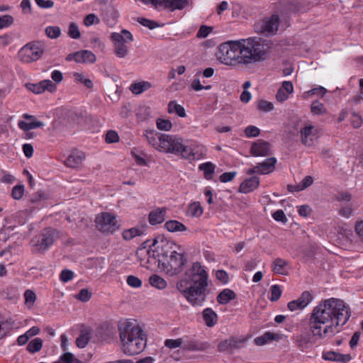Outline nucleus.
<instances>
[{"label":"nucleus","mask_w":363,"mask_h":363,"mask_svg":"<svg viewBox=\"0 0 363 363\" xmlns=\"http://www.w3.org/2000/svg\"><path fill=\"white\" fill-rule=\"evenodd\" d=\"M350 317L343 301L331 298L315 306L309 320L313 336L318 339L331 337L340 331Z\"/></svg>","instance_id":"1"},{"label":"nucleus","mask_w":363,"mask_h":363,"mask_svg":"<svg viewBox=\"0 0 363 363\" xmlns=\"http://www.w3.org/2000/svg\"><path fill=\"white\" fill-rule=\"evenodd\" d=\"M207 286L208 274L199 262L192 263L177 283V289L193 306H201L205 301Z\"/></svg>","instance_id":"2"},{"label":"nucleus","mask_w":363,"mask_h":363,"mask_svg":"<svg viewBox=\"0 0 363 363\" xmlns=\"http://www.w3.org/2000/svg\"><path fill=\"white\" fill-rule=\"evenodd\" d=\"M240 63L247 65L264 60L270 48L265 41L259 38H249L239 40Z\"/></svg>","instance_id":"3"},{"label":"nucleus","mask_w":363,"mask_h":363,"mask_svg":"<svg viewBox=\"0 0 363 363\" xmlns=\"http://www.w3.org/2000/svg\"><path fill=\"white\" fill-rule=\"evenodd\" d=\"M187 263V257L185 252L182 250L171 252L167 262H163L159 266L162 271L167 275L173 277L180 274Z\"/></svg>","instance_id":"4"},{"label":"nucleus","mask_w":363,"mask_h":363,"mask_svg":"<svg viewBox=\"0 0 363 363\" xmlns=\"http://www.w3.org/2000/svg\"><path fill=\"white\" fill-rule=\"evenodd\" d=\"M239 40L225 43L219 46L218 58L223 64L235 66L240 63Z\"/></svg>","instance_id":"5"},{"label":"nucleus","mask_w":363,"mask_h":363,"mask_svg":"<svg viewBox=\"0 0 363 363\" xmlns=\"http://www.w3.org/2000/svg\"><path fill=\"white\" fill-rule=\"evenodd\" d=\"M55 236V230L52 228H45L30 242L33 252L43 253L52 245Z\"/></svg>","instance_id":"6"},{"label":"nucleus","mask_w":363,"mask_h":363,"mask_svg":"<svg viewBox=\"0 0 363 363\" xmlns=\"http://www.w3.org/2000/svg\"><path fill=\"white\" fill-rule=\"evenodd\" d=\"M111 39L113 42L114 52L118 57H125L128 53L127 43L133 40V35L128 30L123 29L121 33H112Z\"/></svg>","instance_id":"7"},{"label":"nucleus","mask_w":363,"mask_h":363,"mask_svg":"<svg viewBox=\"0 0 363 363\" xmlns=\"http://www.w3.org/2000/svg\"><path fill=\"white\" fill-rule=\"evenodd\" d=\"M118 330L120 341L146 335L144 330L135 321L128 319L121 320L118 322Z\"/></svg>","instance_id":"8"},{"label":"nucleus","mask_w":363,"mask_h":363,"mask_svg":"<svg viewBox=\"0 0 363 363\" xmlns=\"http://www.w3.org/2000/svg\"><path fill=\"white\" fill-rule=\"evenodd\" d=\"M186 144L182 138L172 135H163L161 152H169L183 157V150Z\"/></svg>","instance_id":"9"},{"label":"nucleus","mask_w":363,"mask_h":363,"mask_svg":"<svg viewBox=\"0 0 363 363\" xmlns=\"http://www.w3.org/2000/svg\"><path fill=\"white\" fill-rule=\"evenodd\" d=\"M146 342V335L122 340L121 341V350L128 356L138 354L145 348Z\"/></svg>","instance_id":"10"},{"label":"nucleus","mask_w":363,"mask_h":363,"mask_svg":"<svg viewBox=\"0 0 363 363\" xmlns=\"http://www.w3.org/2000/svg\"><path fill=\"white\" fill-rule=\"evenodd\" d=\"M43 52L44 50L40 43H30L19 50L18 56L22 62L30 63L38 60Z\"/></svg>","instance_id":"11"},{"label":"nucleus","mask_w":363,"mask_h":363,"mask_svg":"<svg viewBox=\"0 0 363 363\" xmlns=\"http://www.w3.org/2000/svg\"><path fill=\"white\" fill-rule=\"evenodd\" d=\"M95 222L99 230L105 233H113L119 228L116 216L107 212L98 215Z\"/></svg>","instance_id":"12"},{"label":"nucleus","mask_w":363,"mask_h":363,"mask_svg":"<svg viewBox=\"0 0 363 363\" xmlns=\"http://www.w3.org/2000/svg\"><path fill=\"white\" fill-rule=\"evenodd\" d=\"M279 18L278 15H272L269 18L264 19L262 22L256 24V30L257 33L264 35L274 34L279 28Z\"/></svg>","instance_id":"13"},{"label":"nucleus","mask_w":363,"mask_h":363,"mask_svg":"<svg viewBox=\"0 0 363 363\" xmlns=\"http://www.w3.org/2000/svg\"><path fill=\"white\" fill-rule=\"evenodd\" d=\"M207 152L205 146L196 143L186 145L183 150V157L189 160H200L203 158Z\"/></svg>","instance_id":"14"},{"label":"nucleus","mask_w":363,"mask_h":363,"mask_svg":"<svg viewBox=\"0 0 363 363\" xmlns=\"http://www.w3.org/2000/svg\"><path fill=\"white\" fill-rule=\"evenodd\" d=\"M302 143L306 146H312L314 141L319 137V130L313 125L307 124L301 129Z\"/></svg>","instance_id":"15"},{"label":"nucleus","mask_w":363,"mask_h":363,"mask_svg":"<svg viewBox=\"0 0 363 363\" xmlns=\"http://www.w3.org/2000/svg\"><path fill=\"white\" fill-rule=\"evenodd\" d=\"M26 86L28 90L36 94H41L46 90L54 92L57 89L56 85L50 79L42 80L38 84L28 83Z\"/></svg>","instance_id":"16"},{"label":"nucleus","mask_w":363,"mask_h":363,"mask_svg":"<svg viewBox=\"0 0 363 363\" xmlns=\"http://www.w3.org/2000/svg\"><path fill=\"white\" fill-rule=\"evenodd\" d=\"M276 163L277 160L275 157L267 158L264 162L259 163L257 166H255L252 169L247 170V173L248 174H252L255 173L261 174H269L274 170Z\"/></svg>","instance_id":"17"},{"label":"nucleus","mask_w":363,"mask_h":363,"mask_svg":"<svg viewBox=\"0 0 363 363\" xmlns=\"http://www.w3.org/2000/svg\"><path fill=\"white\" fill-rule=\"evenodd\" d=\"M246 342L245 337H232L230 339L220 342L218 345L220 351H232L242 348Z\"/></svg>","instance_id":"18"},{"label":"nucleus","mask_w":363,"mask_h":363,"mask_svg":"<svg viewBox=\"0 0 363 363\" xmlns=\"http://www.w3.org/2000/svg\"><path fill=\"white\" fill-rule=\"evenodd\" d=\"M312 299V295L308 291H304L298 299L289 302L287 306L291 311L303 309L308 305Z\"/></svg>","instance_id":"19"},{"label":"nucleus","mask_w":363,"mask_h":363,"mask_svg":"<svg viewBox=\"0 0 363 363\" xmlns=\"http://www.w3.org/2000/svg\"><path fill=\"white\" fill-rule=\"evenodd\" d=\"M250 151L254 156H267L270 154V144L264 140H258L252 144Z\"/></svg>","instance_id":"20"},{"label":"nucleus","mask_w":363,"mask_h":363,"mask_svg":"<svg viewBox=\"0 0 363 363\" xmlns=\"http://www.w3.org/2000/svg\"><path fill=\"white\" fill-rule=\"evenodd\" d=\"M323 358L327 361H335L343 363L349 362L352 357L350 354H340L334 351H328L323 353Z\"/></svg>","instance_id":"21"},{"label":"nucleus","mask_w":363,"mask_h":363,"mask_svg":"<svg viewBox=\"0 0 363 363\" xmlns=\"http://www.w3.org/2000/svg\"><path fill=\"white\" fill-rule=\"evenodd\" d=\"M166 213L167 208L165 207L157 208L152 211L148 217L150 223L151 225L162 223L165 219Z\"/></svg>","instance_id":"22"},{"label":"nucleus","mask_w":363,"mask_h":363,"mask_svg":"<svg viewBox=\"0 0 363 363\" xmlns=\"http://www.w3.org/2000/svg\"><path fill=\"white\" fill-rule=\"evenodd\" d=\"M259 184V179L257 177H252L245 179L239 187V192L242 194L250 193L256 189Z\"/></svg>","instance_id":"23"},{"label":"nucleus","mask_w":363,"mask_h":363,"mask_svg":"<svg viewBox=\"0 0 363 363\" xmlns=\"http://www.w3.org/2000/svg\"><path fill=\"white\" fill-rule=\"evenodd\" d=\"M163 135L164 134L155 133L154 131H149L147 132L145 136L148 143L155 149L161 152Z\"/></svg>","instance_id":"24"},{"label":"nucleus","mask_w":363,"mask_h":363,"mask_svg":"<svg viewBox=\"0 0 363 363\" xmlns=\"http://www.w3.org/2000/svg\"><path fill=\"white\" fill-rule=\"evenodd\" d=\"M84 158L85 155L82 152L73 153L65 160L64 164L68 167L75 168L80 165Z\"/></svg>","instance_id":"25"},{"label":"nucleus","mask_w":363,"mask_h":363,"mask_svg":"<svg viewBox=\"0 0 363 363\" xmlns=\"http://www.w3.org/2000/svg\"><path fill=\"white\" fill-rule=\"evenodd\" d=\"M202 316L203 321L208 327H213L218 322V315L211 308H205L202 312Z\"/></svg>","instance_id":"26"},{"label":"nucleus","mask_w":363,"mask_h":363,"mask_svg":"<svg viewBox=\"0 0 363 363\" xmlns=\"http://www.w3.org/2000/svg\"><path fill=\"white\" fill-rule=\"evenodd\" d=\"M76 56L77 63H94L96 61L95 55L87 50L77 52Z\"/></svg>","instance_id":"27"},{"label":"nucleus","mask_w":363,"mask_h":363,"mask_svg":"<svg viewBox=\"0 0 363 363\" xmlns=\"http://www.w3.org/2000/svg\"><path fill=\"white\" fill-rule=\"evenodd\" d=\"M235 298L236 294L233 290L225 289L218 294L216 299L218 303L225 305Z\"/></svg>","instance_id":"28"},{"label":"nucleus","mask_w":363,"mask_h":363,"mask_svg":"<svg viewBox=\"0 0 363 363\" xmlns=\"http://www.w3.org/2000/svg\"><path fill=\"white\" fill-rule=\"evenodd\" d=\"M145 234L144 227H133L124 230L122 233L123 238L125 240H130L135 237L141 236Z\"/></svg>","instance_id":"29"},{"label":"nucleus","mask_w":363,"mask_h":363,"mask_svg":"<svg viewBox=\"0 0 363 363\" xmlns=\"http://www.w3.org/2000/svg\"><path fill=\"white\" fill-rule=\"evenodd\" d=\"M288 265V262L281 259L277 258L272 262V271L279 274L285 275L287 274L286 267Z\"/></svg>","instance_id":"30"},{"label":"nucleus","mask_w":363,"mask_h":363,"mask_svg":"<svg viewBox=\"0 0 363 363\" xmlns=\"http://www.w3.org/2000/svg\"><path fill=\"white\" fill-rule=\"evenodd\" d=\"M165 228L169 232H182L187 230L186 227L181 222L176 220H170L165 223Z\"/></svg>","instance_id":"31"},{"label":"nucleus","mask_w":363,"mask_h":363,"mask_svg":"<svg viewBox=\"0 0 363 363\" xmlns=\"http://www.w3.org/2000/svg\"><path fill=\"white\" fill-rule=\"evenodd\" d=\"M18 125L23 131H28L32 129L43 127L44 123L42 121L36 119L29 122L20 121L18 123Z\"/></svg>","instance_id":"32"},{"label":"nucleus","mask_w":363,"mask_h":363,"mask_svg":"<svg viewBox=\"0 0 363 363\" xmlns=\"http://www.w3.org/2000/svg\"><path fill=\"white\" fill-rule=\"evenodd\" d=\"M150 87L151 84L149 82L142 81L132 84L130 86V90L135 94H140Z\"/></svg>","instance_id":"33"},{"label":"nucleus","mask_w":363,"mask_h":363,"mask_svg":"<svg viewBox=\"0 0 363 363\" xmlns=\"http://www.w3.org/2000/svg\"><path fill=\"white\" fill-rule=\"evenodd\" d=\"M216 166L210 162H204L199 166V169L203 172L205 179L210 180L213 178Z\"/></svg>","instance_id":"34"},{"label":"nucleus","mask_w":363,"mask_h":363,"mask_svg":"<svg viewBox=\"0 0 363 363\" xmlns=\"http://www.w3.org/2000/svg\"><path fill=\"white\" fill-rule=\"evenodd\" d=\"M150 284L160 290L164 289L167 287V281L161 277L157 274H153L149 278Z\"/></svg>","instance_id":"35"},{"label":"nucleus","mask_w":363,"mask_h":363,"mask_svg":"<svg viewBox=\"0 0 363 363\" xmlns=\"http://www.w3.org/2000/svg\"><path fill=\"white\" fill-rule=\"evenodd\" d=\"M175 112L179 117H185L186 116L185 109L179 104H177L174 101H172L168 104V113H172Z\"/></svg>","instance_id":"36"},{"label":"nucleus","mask_w":363,"mask_h":363,"mask_svg":"<svg viewBox=\"0 0 363 363\" xmlns=\"http://www.w3.org/2000/svg\"><path fill=\"white\" fill-rule=\"evenodd\" d=\"M187 214L191 217H200L203 214V208L200 203H191L188 207Z\"/></svg>","instance_id":"37"},{"label":"nucleus","mask_w":363,"mask_h":363,"mask_svg":"<svg viewBox=\"0 0 363 363\" xmlns=\"http://www.w3.org/2000/svg\"><path fill=\"white\" fill-rule=\"evenodd\" d=\"M43 347V340L39 337H35L27 345V350L30 353H35L41 350Z\"/></svg>","instance_id":"38"},{"label":"nucleus","mask_w":363,"mask_h":363,"mask_svg":"<svg viewBox=\"0 0 363 363\" xmlns=\"http://www.w3.org/2000/svg\"><path fill=\"white\" fill-rule=\"evenodd\" d=\"M311 111L314 115L320 116L326 113V108L323 104L319 101H315L311 105Z\"/></svg>","instance_id":"39"},{"label":"nucleus","mask_w":363,"mask_h":363,"mask_svg":"<svg viewBox=\"0 0 363 363\" xmlns=\"http://www.w3.org/2000/svg\"><path fill=\"white\" fill-rule=\"evenodd\" d=\"M310 339L308 335H298L294 337L296 345L302 350L307 347Z\"/></svg>","instance_id":"40"},{"label":"nucleus","mask_w":363,"mask_h":363,"mask_svg":"<svg viewBox=\"0 0 363 363\" xmlns=\"http://www.w3.org/2000/svg\"><path fill=\"white\" fill-rule=\"evenodd\" d=\"M90 333L87 332L81 333L76 339V345L79 348H84L88 344L90 340Z\"/></svg>","instance_id":"41"},{"label":"nucleus","mask_w":363,"mask_h":363,"mask_svg":"<svg viewBox=\"0 0 363 363\" xmlns=\"http://www.w3.org/2000/svg\"><path fill=\"white\" fill-rule=\"evenodd\" d=\"M73 77L77 82L83 84L86 88L91 89L93 87L91 80L86 78L82 73L74 72Z\"/></svg>","instance_id":"42"},{"label":"nucleus","mask_w":363,"mask_h":363,"mask_svg":"<svg viewBox=\"0 0 363 363\" xmlns=\"http://www.w3.org/2000/svg\"><path fill=\"white\" fill-rule=\"evenodd\" d=\"M25 191V187L23 184H18L13 187L11 191V196L15 200H20Z\"/></svg>","instance_id":"43"},{"label":"nucleus","mask_w":363,"mask_h":363,"mask_svg":"<svg viewBox=\"0 0 363 363\" xmlns=\"http://www.w3.org/2000/svg\"><path fill=\"white\" fill-rule=\"evenodd\" d=\"M156 125L159 130L164 131H169L172 128V122L167 119L157 118Z\"/></svg>","instance_id":"44"},{"label":"nucleus","mask_w":363,"mask_h":363,"mask_svg":"<svg viewBox=\"0 0 363 363\" xmlns=\"http://www.w3.org/2000/svg\"><path fill=\"white\" fill-rule=\"evenodd\" d=\"M24 298H25V303L28 306V308H31L36 299L35 294L30 289H27L24 292Z\"/></svg>","instance_id":"45"},{"label":"nucleus","mask_w":363,"mask_h":363,"mask_svg":"<svg viewBox=\"0 0 363 363\" xmlns=\"http://www.w3.org/2000/svg\"><path fill=\"white\" fill-rule=\"evenodd\" d=\"M270 293H271V296L269 297L270 301H277L281 297L282 290L279 285L274 284L271 286Z\"/></svg>","instance_id":"46"},{"label":"nucleus","mask_w":363,"mask_h":363,"mask_svg":"<svg viewBox=\"0 0 363 363\" xmlns=\"http://www.w3.org/2000/svg\"><path fill=\"white\" fill-rule=\"evenodd\" d=\"M184 342L183 343L184 345V349L188 350H200L201 347L198 342H196L194 340H190L187 337H184Z\"/></svg>","instance_id":"47"},{"label":"nucleus","mask_w":363,"mask_h":363,"mask_svg":"<svg viewBox=\"0 0 363 363\" xmlns=\"http://www.w3.org/2000/svg\"><path fill=\"white\" fill-rule=\"evenodd\" d=\"M327 90L323 86H318L314 89H312L304 93L303 97L305 99L308 98V96H313V95H318L320 96H323L326 93Z\"/></svg>","instance_id":"48"},{"label":"nucleus","mask_w":363,"mask_h":363,"mask_svg":"<svg viewBox=\"0 0 363 363\" xmlns=\"http://www.w3.org/2000/svg\"><path fill=\"white\" fill-rule=\"evenodd\" d=\"M184 342V338H178L176 340L167 339L164 341V345L169 349H176L182 347Z\"/></svg>","instance_id":"49"},{"label":"nucleus","mask_w":363,"mask_h":363,"mask_svg":"<svg viewBox=\"0 0 363 363\" xmlns=\"http://www.w3.org/2000/svg\"><path fill=\"white\" fill-rule=\"evenodd\" d=\"M48 37L52 39L58 38L61 34V30L58 26H48L45 28Z\"/></svg>","instance_id":"50"},{"label":"nucleus","mask_w":363,"mask_h":363,"mask_svg":"<svg viewBox=\"0 0 363 363\" xmlns=\"http://www.w3.org/2000/svg\"><path fill=\"white\" fill-rule=\"evenodd\" d=\"M13 17L11 15H4L0 16V30L8 28L13 23Z\"/></svg>","instance_id":"51"},{"label":"nucleus","mask_w":363,"mask_h":363,"mask_svg":"<svg viewBox=\"0 0 363 363\" xmlns=\"http://www.w3.org/2000/svg\"><path fill=\"white\" fill-rule=\"evenodd\" d=\"M313 183V179L311 176L305 177L302 181L297 184L296 189L297 190H304L308 186H311Z\"/></svg>","instance_id":"52"},{"label":"nucleus","mask_w":363,"mask_h":363,"mask_svg":"<svg viewBox=\"0 0 363 363\" xmlns=\"http://www.w3.org/2000/svg\"><path fill=\"white\" fill-rule=\"evenodd\" d=\"M68 35L73 39H78L80 38V31L77 24L74 23H70L68 29Z\"/></svg>","instance_id":"53"},{"label":"nucleus","mask_w":363,"mask_h":363,"mask_svg":"<svg viewBox=\"0 0 363 363\" xmlns=\"http://www.w3.org/2000/svg\"><path fill=\"white\" fill-rule=\"evenodd\" d=\"M350 122L354 128H359L362 125L363 120L359 114L354 112L351 115Z\"/></svg>","instance_id":"54"},{"label":"nucleus","mask_w":363,"mask_h":363,"mask_svg":"<svg viewBox=\"0 0 363 363\" xmlns=\"http://www.w3.org/2000/svg\"><path fill=\"white\" fill-rule=\"evenodd\" d=\"M137 21L143 26L147 27L150 29H154L159 26V24L154 21L145 18H138Z\"/></svg>","instance_id":"55"},{"label":"nucleus","mask_w":363,"mask_h":363,"mask_svg":"<svg viewBox=\"0 0 363 363\" xmlns=\"http://www.w3.org/2000/svg\"><path fill=\"white\" fill-rule=\"evenodd\" d=\"M259 129L254 125H249L245 129V134L247 138H254L259 135Z\"/></svg>","instance_id":"56"},{"label":"nucleus","mask_w":363,"mask_h":363,"mask_svg":"<svg viewBox=\"0 0 363 363\" xmlns=\"http://www.w3.org/2000/svg\"><path fill=\"white\" fill-rule=\"evenodd\" d=\"M127 284L134 288H139L142 286V281L137 277L130 275L126 279Z\"/></svg>","instance_id":"57"},{"label":"nucleus","mask_w":363,"mask_h":363,"mask_svg":"<svg viewBox=\"0 0 363 363\" xmlns=\"http://www.w3.org/2000/svg\"><path fill=\"white\" fill-rule=\"evenodd\" d=\"M257 108L264 112H269L274 109V105L271 102L262 100L259 102Z\"/></svg>","instance_id":"58"},{"label":"nucleus","mask_w":363,"mask_h":363,"mask_svg":"<svg viewBox=\"0 0 363 363\" xmlns=\"http://www.w3.org/2000/svg\"><path fill=\"white\" fill-rule=\"evenodd\" d=\"M74 278V272L69 269H64L61 272L60 279L62 282H68Z\"/></svg>","instance_id":"59"},{"label":"nucleus","mask_w":363,"mask_h":363,"mask_svg":"<svg viewBox=\"0 0 363 363\" xmlns=\"http://www.w3.org/2000/svg\"><path fill=\"white\" fill-rule=\"evenodd\" d=\"M213 28L207 26H201L196 34L197 38H204L212 31Z\"/></svg>","instance_id":"60"},{"label":"nucleus","mask_w":363,"mask_h":363,"mask_svg":"<svg viewBox=\"0 0 363 363\" xmlns=\"http://www.w3.org/2000/svg\"><path fill=\"white\" fill-rule=\"evenodd\" d=\"M91 297V293L87 289H81L79 294L76 296V298L83 302L88 301Z\"/></svg>","instance_id":"61"},{"label":"nucleus","mask_w":363,"mask_h":363,"mask_svg":"<svg viewBox=\"0 0 363 363\" xmlns=\"http://www.w3.org/2000/svg\"><path fill=\"white\" fill-rule=\"evenodd\" d=\"M60 360L62 363H75L76 362H80L79 359H75L74 355L70 352H65L61 357Z\"/></svg>","instance_id":"62"},{"label":"nucleus","mask_w":363,"mask_h":363,"mask_svg":"<svg viewBox=\"0 0 363 363\" xmlns=\"http://www.w3.org/2000/svg\"><path fill=\"white\" fill-rule=\"evenodd\" d=\"M45 199H47V196L44 193L37 192L30 196L29 202L32 204L36 205L38 202Z\"/></svg>","instance_id":"63"},{"label":"nucleus","mask_w":363,"mask_h":363,"mask_svg":"<svg viewBox=\"0 0 363 363\" xmlns=\"http://www.w3.org/2000/svg\"><path fill=\"white\" fill-rule=\"evenodd\" d=\"M99 22V18L94 13L88 14L84 18V23L86 26H90L94 23H98Z\"/></svg>","instance_id":"64"}]
</instances>
